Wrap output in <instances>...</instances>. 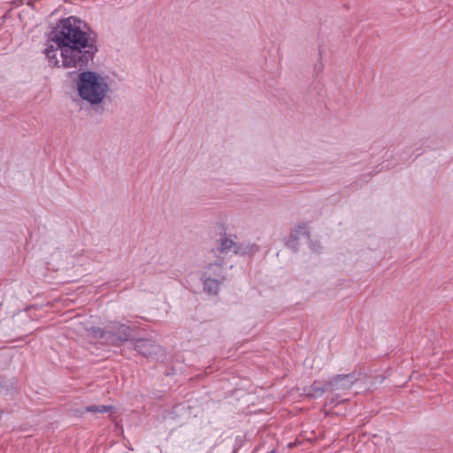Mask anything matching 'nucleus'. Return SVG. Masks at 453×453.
I'll return each instance as SVG.
<instances>
[{
    "label": "nucleus",
    "instance_id": "obj_1",
    "mask_svg": "<svg viewBox=\"0 0 453 453\" xmlns=\"http://www.w3.org/2000/svg\"><path fill=\"white\" fill-rule=\"evenodd\" d=\"M96 34L83 20L70 16L57 22L50 34V40L62 50L74 43H80L92 37Z\"/></svg>",
    "mask_w": 453,
    "mask_h": 453
},
{
    "label": "nucleus",
    "instance_id": "obj_2",
    "mask_svg": "<svg viewBox=\"0 0 453 453\" xmlns=\"http://www.w3.org/2000/svg\"><path fill=\"white\" fill-rule=\"evenodd\" d=\"M97 51V36L63 48L60 50L61 65L64 68H75L78 71H84L93 63Z\"/></svg>",
    "mask_w": 453,
    "mask_h": 453
},
{
    "label": "nucleus",
    "instance_id": "obj_3",
    "mask_svg": "<svg viewBox=\"0 0 453 453\" xmlns=\"http://www.w3.org/2000/svg\"><path fill=\"white\" fill-rule=\"evenodd\" d=\"M76 88L79 96L91 105H97L104 102L110 89L104 77L89 70H84L79 73Z\"/></svg>",
    "mask_w": 453,
    "mask_h": 453
},
{
    "label": "nucleus",
    "instance_id": "obj_4",
    "mask_svg": "<svg viewBox=\"0 0 453 453\" xmlns=\"http://www.w3.org/2000/svg\"><path fill=\"white\" fill-rule=\"evenodd\" d=\"M230 251H234V253L240 255L252 256L258 251V247L252 243H242L236 245L232 239L222 237L219 240V247L215 250H212L210 254L211 255V258H219L223 257L222 255H225Z\"/></svg>",
    "mask_w": 453,
    "mask_h": 453
},
{
    "label": "nucleus",
    "instance_id": "obj_5",
    "mask_svg": "<svg viewBox=\"0 0 453 453\" xmlns=\"http://www.w3.org/2000/svg\"><path fill=\"white\" fill-rule=\"evenodd\" d=\"M73 326L82 336L101 338L104 335V332L100 328H96L92 326L89 319L84 318L83 319L75 320L73 322Z\"/></svg>",
    "mask_w": 453,
    "mask_h": 453
},
{
    "label": "nucleus",
    "instance_id": "obj_6",
    "mask_svg": "<svg viewBox=\"0 0 453 453\" xmlns=\"http://www.w3.org/2000/svg\"><path fill=\"white\" fill-rule=\"evenodd\" d=\"M224 257L218 258L215 262H210L203 268L201 279H224V266H223Z\"/></svg>",
    "mask_w": 453,
    "mask_h": 453
},
{
    "label": "nucleus",
    "instance_id": "obj_7",
    "mask_svg": "<svg viewBox=\"0 0 453 453\" xmlns=\"http://www.w3.org/2000/svg\"><path fill=\"white\" fill-rule=\"evenodd\" d=\"M201 280L203 281L204 291H206L209 294H217L220 288V285L223 283L225 280L211 278L209 280L201 279Z\"/></svg>",
    "mask_w": 453,
    "mask_h": 453
},
{
    "label": "nucleus",
    "instance_id": "obj_8",
    "mask_svg": "<svg viewBox=\"0 0 453 453\" xmlns=\"http://www.w3.org/2000/svg\"><path fill=\"white\" fill-rule=\"evenodd\" d=\"M58 50L59 48L58 46L55 48L53 45H47L44 50L45 57L49 59L50 65L54 67H62L61 60H58L57 58Z\"/></svg>",
    "mask_w": 453,
    "mask_h": 453
},
{
    "label": "nucleus",
    "instance_id": "obj_9",
    "mask_svg": "<svg viewBox=\"0 0 453 453\" xmlns=\"http://www.w3.org/2000/svg\"><path fill=\"white\" fill-rule=\"evenodd\" d=\"M111 409V406L108 405H91L86 408V411L88 412H106Z\"/></svg>",
    "mask_w": 453,
    "mask_h": 453
},
{
    "label": "nucleus",
    "instance_id": "obj_10",
    "mask_svg": "<svg viewBox=\"0 0 453 453\" xmlns=\"http://www.w3.org/2000/svg\"><path fill=\"white\" fill-rule=\"evenodd\" d=\"M336 384H341L342 386H346L352 383V377L350 375H342L339 376L336 380Z\"/></svg>",
    "mask_w": 453,
    "mask_h": 453
},
{
    "label": "nucleus",
    "instance_id": "obj_11",
    "mask_svg": "<svg viewBox=\"0 0 453 453\" xmlns=\"http://www.w3.org/2000/svg\"><path fill=\"white\" fill-rule=\"evenodd\" d=\"M298 234H306V229L303 226H299L297 229H296L291 234L290 239H296L297 238Z\"/></svg>",
    "mask_w": 453,
    "mask_h": 453
},
{
    "label": "nucleus",
    "instance_id": "obj_12",
    "mask_svg": "<svg viewBox=\"0 0 453 453\" xmlns=\"http://www.w3.org/2000/svg\"><path fill=\"white\" fill-rule=\"evenodd\" d=\"M147 343H148V342H145V341H140V342H138V344H139V345H137V347H139L140 345H145V344H147Z\"/></svg>",
    "mask_w": 453,
    "mask_h": 453
},
{
    "label": "nucleus",
    "instance_id": "obj_13",
    "mask_svg": "<svg viewBox=\"0 0 453 453\" xmlns=\"http://www.w3.org/2000/svg\"><path fill=\"white\" fill-rule=\"evenodd\" d=\"M119 339L120 341H125V340H127V335H126L125 337H119Z\"/></svg>",
    "mask_w": 453,
    "mask_h": 453
},
{
    "label": "nucleus",
    "instance_id": "obj_14",
    "mask_svg": "<svg viewBox=\"0 0 453 453\" xmlns=\"http://www.w3.org/2000/svg\"><path fill=\"white\" fill-rule=\"evenodd\" d=\"M268 453H274V451H270V452H268Z\"/></svg>",
    "mask_w": 453,
    "mask_h": 453
}]
</instances>
